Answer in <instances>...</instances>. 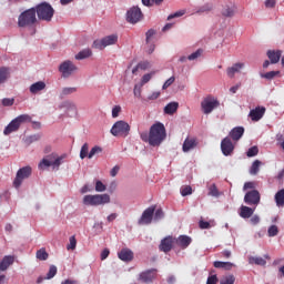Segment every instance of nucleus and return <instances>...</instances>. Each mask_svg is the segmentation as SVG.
Masks as SVG:
<instances>
[{"instance_id": "f257e3e1", "label": "nucleus", "mask_w": 284, "mask_h": 284, "mask_svg": "<svg viewBox=\"0 0 284 284\" xmlns=\"http://www.w3.org/2000/svg\"><path fill=\"white\" fill-rule=\"evenodd\" d=\"M144 143H149L152 148H159L161 143L168 138V132L165 131V125L161 122H155L149 131L140 134Z\"/></svg>"}, {"instance_id": "f03ea898", "label": "nucleus", "mask_w": 284, "mask_h": 284, "mask_svg": "<svg viewBox=\"0 0 284 284\" xmlns=\"http://www.w3.org/2000/svg\"><path fill=\"white\" fill-rule=\"evenodd\" d=\"M68 154L63 153L58 155L57 153H51L40 161L38 164L39 170H45L47 168H52V170H59L63 163H65Z\"/></svg>"}, {"instance_id": "7ed1b4c3", "label": "nucleus", "mask_w": 284, "mask_h": 284, "mask_svg": "<svg viewBox=\"0 0 284 284\" xmlns=\"http://www.w3.org/2000/svg\"><path fill=\"white\" fill-rule=\"evenodd\" d=\"M110 194H89L84 195L82 199L83 205L91 206V207H99V205H108L110 203Z\"/></svg>"}, {"instance_id": "20e7f679", "label": "nucleus", "mask_w": 284, "mask_h": 284, "mask_svg": "<svg viewBox=\"0 0 284 284\" xmlns=\"http://www.w3.org/2000/svg\"><path fill=\"white\" fill-rule=\"evenodd\" d=\"M36 14L40 21L50 23L54 17V8L48 2H42L36 6Z\"/></svg>"}, {"instance_id": "39448f33", "label": "nucleus", "mask_w": 284, "mask_h": 284, "mask_svg": "<svg viewBox=\"0 0 284 284\" xmlns=\"http://www.w3.org/2000/svg\"><path fill=\"white\" fill-rule=\"evenodd\" d=\"M37 23V9L31 8L23 11L18 18L19 28H32Z\"/></svg>"}, {"instance_id": "423d86ee", "label": "nucleus", "mask_w": 284, "mask_h": 284, "mask_svg": "<svg viewBox=\"0 0 284 284\" xmlns=\"http://www.w3.org/2000/svg\"><path fill=\"white\" fill-rule=\"evenodd\" d=\"M119 42V34L113 33L110 36H105L102 39H98L93 42L92 48L95 50H105L109 45H116Z\"/></svg>"}, {"instance_id": "0eeeda50", "label": "nucleus", "mask_w": 284, "mask_h": 284, "mask_svg": "<svg viewBox=\"0 0 284 284\" xmlns=\"http://www.w3.org/2000/svg\"><path fill=\"white\" fill-rule=\"evenodd\" d=\"M220 105L221 102H219V99L213 95H207L201 102V110L203 114H212Z\"/></svg>"}, {"instance_id": "6e6552de", "label": "nucleus", "mask_w": 284, "mask_h": 284, "mask_svg": "<svg viewBox=\"0 0 284 284\" xmlns=\"http://www.w3.org/2000/svg\"><path fill=\"white\" fill-rule=\"evenodd\" d=\"M111 134L113 136H128L130 134V124L123 120L115 122L111 128Z\"/></svg>"}, {"instance_id": "1a4fd4ad", "label": "nucleus", "mask_w": 284, "mask_h": 284, "mask_svg": "<svg viewBox=\"0 0 284 284\" xmlns=\"http://www.w3.org/2000/svg\"><path fill=\"white\" fill-rule=\"evenodd\" d=\"M32 174V168L31 166H24L21 168L16 175V179L13 181V186L19 190L21 187V183L26 181V179H30V175Z\"/></svg>"}, {"instance_id": "9d476101", "label": "nucleus", "mask_w": 284, "mask_h": 284, "mask_svg": "<svg viewBox=\"0 0 284 284\" xmlns=\"http://www.w3.org/2000/svg\"><path fill=\"white\" fill-rule=\"evenodd\" d=\"M59 72L62 74L63 79H68L77 72V65L70 60H65L59 67Z\"/></svg>"}, {"instance_id": "9b49d317", "label": "nucleus", "mask_w": 284, "mask_h": 284, "mask_svg": "<svg viewBox=\"0 0 284 284\" xmlns=\"http://www.w3.org/2000/svg\"><path fill=\"white\" fill-rule=\"evenodd\" d=\"M154 212H156V206L152 205L144 210L140 220L138 221L139 225H150L154 221Z\"/></svg>"}, {"instance_id": "f8f14e48", "label": "nucleus", "mask_w": 284, "mask_h": 284, "mask_svg": "<svg viewBox=\"0 0 284 284\" xmlns=\"http://www.w3.org/2000/svg\"><path fill=\"white\" fill-rule=\"evenodd\" d=\"M143 19V12H141V8L139 7H132L128 12H126V21L129 23H139Z\"/></svg>"}, {"instance_id": "ddd939ff", "label": "nucleus", "mask_w": 284, "mask_h": 284, "mask_svg": "<svg viewBox=\"0 0 284 284\" xmlns=\"http://www.w3.org/2000/svg\"><path fill=\"white\" fill-rule=\"evenodd\" d=\"M244 203H246V205H258V203H261V193L256 190L246 192Z\"/></svg>"}, {"instance_id": "4468645a", "label": "nucleus", "mask_w": 284, "mask_h": 284, "mask_svg": "<svg viewBox=\"0 0 284 284\" xmlns=\"http://www.w3.org/2000/svg\"><path fill=\"white\" fill-rule=\"evenodd\" d=\"M221 151L224 156H232L234 152V143H232V139L226 136L221 142Z\"/></svg>"}, {"instance_id": "2eb2a0df", "label": "nucleus", "mask_w": 284, "mask_h": 284, "mask_svg": "<svg viewBox=\"0 0 284 284\" xmlns=\"http://www.w3.org/2000/svg\"><path fill=\"white\" fill-rule=\"evenodd\" d=\"M245 68L244 62H236L232 67L226 69V74L229 79H234V77Z\"/></svg>"}, {"instance_id": "dca6fc26", "label": "nucleus", "mask_w": 284, "mask_h": 284, "mask_svg": "<svg viewBox=\"0 0 284 284\" xmlns=\"http://www.w3.org/2000/svg\"><path fill=\"white\" fill-rule=\"evenodd\" d=\"M248 116L251 121H261L265 116V106H257L251 110Z\"/></svg>"}, {"instance_id": "f3484780", "label": "nucleus", "mask_w": 284, "mask_h": 284, "mask_svg": "<svg viewBox=\"0 0 284 284\" xmlns=\"http://www.w3.org/2000/svg\"><path fill=\"white\" fill-rule=\"evenodd\" d=\"M154 278H156V270L155 268L148 270L140 274V281H142V283H152V281Z\"/></svg>"}, {"instance_id": "a211bd4d", "label": "nucleus", "mask_w": 284, "mask_h": 284, "mask_svg": "<svg viewBox=\"0 0 284 284\" xmlns=\"http://www.w3.org/2000/svg\"><path fill=\"white\" fill-rule=\"evenodd\" d=\"M174 246V239L172 236L164 237L160 243V251L161 252H170Z\"/></svg>"}, {"instance_id": "6ab92c4d", "label": "nucleus", "mask_w": 284, "mask_h": 284, "mask_svg": "<svg viewBox=\"0 0 284 284\" xmlns=\"http://www.w3.org/2000/svg\"><path fill=\"white\" fill-rule=\"evenodd\" d=\"M243 134H245V129L243 126H235L230 131L229 138L233 141H241Z\"/></svg>"}, {"instance_id": "aec40b11", "label": "nucleus", "mask_w": 284, "mask_h": 284, "mask_svg": "<svg viewBox=\"0 0 284 284\" xmlns=\"http://www.w3.org/2000/svg\"><path fill=\"white\" fill-rule=\"evenodd\" d=\"M21 125L16 120V118L4 128L3 134L4 136H9V134H12V132H18Z\"/></svg>"}, {"instance_id": "412c9836", "label": "nucleus", "mask_w": 284, "mask_h": 284, "mask_svg": "<svg viewBox=\"0 0 284 284\" xmlns=\"http://www.w3.org/2000/svg\"><path fill=\"white\" fill-rule=\"evenodd\" d=\"M120 261H124V263H130L132 258H134V253L130 248H123L118 253Z\"/></svg>"}, {"instance_id": "4be33fe9", "label": "nucleus", "mask_w": 284, "mask_h": 284, "mask_svg": "<svg viewBox=\"0 0 284 284\" xmlns=\"http://www.w3.org/2000/svg\"><path fill=\"white\" fill-rule=\"evenodd\" d=\"M196 145H199V142H196V139L186 138L184 140L182 150H183V152H191V150H194V148H196Z\"/></svg>"}, {"instance_id": "5701e85b", "label": "nucleus", "mask_w": 284, "mask_h": 284, "mask_svg": "<svg viewBox=\"0 0 284 284\" xmlns=\"http://www.w3.org/2000/svg\"><path fill=\"white\" fill-rule=\"evenodd\" d=\"M43 90H45V83L43 81H38L29 87V92L31 94H39L43 92Z\"/></svg>"}, {"instance_id": "b1692460", "label": "nucleus", "mask_w": 284, "mask_h": 284, "mask_svg": "<svg viewBox=\"0 0 284 284\" xmlns=\"http://www.w3.org/2000/svg\"><path fill=\"white\" fill-rule=\"evenodd\" d=\"M175 243L176 245H179V247H182L183 250H185L186 247H190V244L192 243V237L187 235H180L175 240Z\"/></svg>"}, {"instance_id": "393cba45", "label": "nucleus", "mask_w": 284, "mask_h": 284, "mask_svg": "<svg viewBox=\"0 0 284 284\" xmlns=\"http://www.w3.org/2000/svg\"><path fill=\"white\" fill-rule=\"evenodd\" d=\"M14 263V256L6 255L0 262V272H6Z\"/></svg>"}, {"instance_id": "a878e982", "label": "nucleus", "mask_w": 284, "mask_h": 284, "mask_svg": "<svg viewBox=\"0 0 284 284\" xmlns=\"http://www.w3.org/2000/svg\"><path fill=\"white\" fill-rule=\"evenodd\" d=\"M234 14H236V7H234L233 3L225 4L222 8V16L223 17L232 18V17H234Z\"/></svg>"}, {"instance_id": "bb28decb", "label": "nucleus", "mask_w": 284, "mask_h": 284, "mask_svg": "<svg viewBox=\"0 0 284 284\" xmlns=\"http://www.w3.org/2000/svg\"><path fill=\"white\" fill-rule=\"evenodd\" d=\"M256 209H252L250 206L242 205L240 207V216L241 219H252Z\"/></svg>"}, {"instance_id": "cd10ccee", "label": "nucleus", "mask_w": 284, "mask_h": 284, "mask_svg": "<svg viewBox=\"0 0 284 284\" xmlns=\"http://www.w3.org/2000/svg\"><path fill=\"white\" fill-rule=\"evenodd\" d=\"M213 265L214 267H216V270H226V271H230L233 267H236V264L232 262H221V261H215Z\"/></svg>"}, {"instance_id": "c85d7f7f", "label": "nucleus", "mask_w": 284, "mask_h": 284, "mask_svg": "<svg viewBox=\"0 0 284 284\" xmlns=\"http://www.w3.org/2000/svg\"><path fill=\"white\" fill-rule=\"evenodd\" d=\"M248 263L250 265H260L261 267H265V265H267V261L261 256H250Z\"/></svg>"}, {"instance_id": "c756f323", "label": "nucleus", "mask_w": 284, "mask_h": 284, "mask_svg": "<svg viewBox=\"0 0 284 284\" xmlns=\"http://www.w3.org/2000/svg\"><path fill=\"white\" fill-rule=\"evenodd\" d=\"M60 108H63L67 112H73L77 114V104L70 100L62 102Z\"/></svg>"}, {"instance_id": "7c9ffc66", "label": "nucleus", "mask_w": 284, "mask_h": 284, "mask_svg": "<svg viewBox=\"0 0 284 284\" xmlns=\"http://www.w3.org/2000/svg\"><path fill=\"white\" fill-rule=\"evenodd\" d=\"M179 110V102H170L164 106V114L172 115Z\"/></svg>"}, {"instance_id": "2f4dec72", "label": "nucleus", "mask_w": 284, "mask_h": 284, "mask_svg": "<svg viewBox=\"0 0 284 284\" xmlns=\"http://www.w3.org/2000/svg\"><path fill=\"white\" fill-rule=\"evenodd\" d=\"M77 87H64L60 91V99H65V97H70V94H74L77 92Z\"/></svg>"}, {"instance_id": "473e14b6", "label": "nucleus", "mask_w": 284, "mask_h": 284, "mask_svg": "<svg viewBox=\"0 0 284 284\" xmlns=\"http://www.w3.org/2000/svg\"><path fill=\"white\" fill-rule=\"evenodd\" d=\"M281 51H267V57L271 61V63H278L281 61Z\"/></svg>"}, {"instance_id": "72a5a7b5", "label": "nucleus", "mask_w": 284, "mask_h": 284, "mask_svg": "<svg viewBox=\"0 0 284 284\" xmlns=\"http://www.w3.org/2000/svg\"><path fill=\"white\" fill-rule=\"evenodd\" d=\"M261 165H262V162H261V160H255L253 163H252V165H251V168H250V174L252 175V176H256V174H258V172L261 171Z\"/></svg>"}, {"instance_id": "f704fd0d", "label": "nucleus", "mask_w": 284, "mask_h": 284, "mask_svg": "<svg viewBox=\"0 0 284 284\" xmlns=\"http://www.w3.org/2000/svg\"><path fill=\"white\" fill-rule=\"evenodd\" d=\"M91 54H92V50L83 49L78 54H75V59L77 61H83V59H90Z\"/></svg>"}, {"instance_id": "c9c22d12", "label": "nucleus", "mask_w": 284, "mask_h": 284, "mask_svg": "<svg viewBox=\"0 0 284 284\" xmlns=\"http://www.w3.org/2000/svg\"><path fill=\"white\" fill-rule=\"evenodd\" d=\"M149 68H152V63H150L149 61H142V62L138 63V65L135 68H133L132 72H133V74H136V71L149 70Z\"/></svg>"}, {"instance_id": "e433bc0d", "label": "nucleus", "mask_w": 284, "mask_h": 284, "mask_svg": "<svg viewBox=\"0 0 284 284\" xmlns=\"http://www.w3.org/2000/svg\"><path fill=\"white\" fill-rule=\"evenodd\" d=\"M8 77H10V69L6 67L0 68V84L6 83Z\"/></svg>"}, {"instance_id": "4c0bfd02", "label": "nucleus", "mask_w": 284, "mask_h": 284, "mask_svg": "<svg viewBox=\"0 0 284 284\" xmlns=\"http://www.w3.org/2000/svg\"><path fill=\"white\" fill-rule=\"evenodd\" d=\"M275 203H276L277 207H283V205H284V189L280 190L275 194Z\"/></svg>"}, {"instance_id": "58836bf2", "label": "nucleus", "mask_w": 284, "mask_h": 284, "mask_svg": "<svg viewBox=\"0 0 284 284\" xmlns=\"http://www.w3.org/2000/svg\"><path fill=\"white\" fill-rule=\"evenodd\" d=\"M37 141H41V134L39 133L29 135L24 139V143H27V145H32V143H37Z\"/></svg>"}, {"instance_id": "ea45409f", "label": "nucleus", "mask_w": 284, "mask_h": 284, "mask_svg": "<svg viewBox=\"0 0 284 284\" xmlns=\"http://www.w3.org/2000/svg\"><path fill=\"white\" fill-rule=\"evenodd\" d=\"M16 121L18 122V124H22V123H30L32 121V116H30V114H21L18 115L16 118Z\"/></svg>"}, {"instance_id": "a19ab883", "label": "nucleus", "mask_w": 284, "mask_h": 284, "mask_svg": "<svg viewBox=\"0 0 284 284\" xmlns=\"http://www.w3.org/2000/svg\"><path fill=\"white\" fill-rule=\"evenodd\" d=\"M236 281V277L233 274H229V275H224L221 281L220 284H234Z\"/></svg>"}, {"instance_id": "79ce46f5", "label": "nucleus", "mask_w": 284, "mask_h": 284, "mask_svg": "<svg viewBox=\"0 0 284 284\" xmlns=\"http://www.w3.org/2000/svg\"><path fill=\"white\" fill-rule=\"evenodd\" d=\"M203 57V49H197L190 55H187L189 61H196V59H201Z\"/></svg>"}, {"instance_id": "37998d69", "label": "nucleus", "mask_w": 284, "mask_h": 284, "mask_svg": "<svg viewBox=\"0 0 284 284\" xmlns=\"http://www.w3.org/2000/svg\"><path fill=\"white\" fill-rule=\"evenodd\" d=\"M36 256L38 261H48V252L45 251V248H40L39 251H37Z\"/></svg>"}, {"instance_id": "c03bdc74", "label": "nucleus", "mask_w": 284, "mask_h": 284, "mask_svg": "<svg viewBox=\"0 0 284 284\" xmlns=\"http://www.w3.org/2000/svg\"><path fill=\"white\" fill-rule=\"evenodd\" d=\"M165 213H163V209H158L155 213H153V221L159 223L162 219H164Z\"/></svg>"}, {"instance_id": "a18cd8bd", "label": "nucleus", "mask_w": 284, "mask_h": 284, "mask_svg": "<svg viewBox=\"0 0 284 284\" xmlns=\"http://www.w3.org/2000/svg\"><path fill=\"white\" fill-rule=\"evenodd\" d=\"M102 152H103V149L101 146L95 145L89 152L88 159H92L97 156V154H101Z\"/></svg>"}, {"instance_id": "49530a36", "label": "nucleus", "mask_w": 284, "mask_h": 284, "mask_svg": "<svg viewBox=\"0 0 284 284\" xmlns=\"http://www.w3.org/2000/svg\"><path fill=\"white\" fill-rule=\"evenodd\" d=\"M90 151V146L88 145V143H84L82 146H81V150H80V159H87V156H89L90 153H88Z\"/></svg>"}, {"instance_id": "de8ad7c7", "label": "nucleus", "mask_w": 284, "mask_h": 284, "mask_svg": "<svg viewBox=\"0 0 284 284\" xmlns=\"http://www.w3.org/2000/svg\"><path fill=\"white\" fill-rule=\"evenodd\" d=\"M203 12H212V4L205 3L196 10V14H203Z\"/></svg>"}, {"instance_id": "09e8293b", "label": "nucleus", "mask_w": 284, "mask_h": 284, "mask_svg": "<svg viewBox=\"0 0 284 284\" xmlns=\"http://www.w3.org/2000/svg\"><path fill=\"white\" fill-rule=\"evenodd\" d=\"M57 276V266L51 265L49 268V272L47 273V276L44 277L47 281H50V278H54Z\"/></svg>"}, {"instance_id": "8fccbe9b", "label": "nucleus", "mask_w": 284, "mask_h": 284, "mask_svg": "<svg viewBox=\"0 0 284 284\" xmlns=\"http://www.w3.org/2000/svg\"><path fill=\"white\" fill-rule=\"evenodd\" d=\"M277 74H278V71H270V72H266V73H262L261 78L262 79H267V81H272V79H274V77H277Z\"/></svg>"}, {"instance_id": "3c124183", "label": "nucleus", "mask_w": 284, "mask_h": 284, "mask_svg": "<svg viewBox=\"0 0 284 284\" xmlns=\"http://www.w3.org/2000/svg\"><path fill=\"white\" fill-rule=\"evenodd\" d=\"M143 6H146L150 8L151 6H161L163 3V0H142Z\"/></svg>"}, {"instance_id": "603ef678", "label": "nucleus", "mask_w": 284, "mask_h": 284, "mask_svg": "<svg viewBox=\"0 0 284 284\" xmlns=\"http://www.w3.org/2000/svg\"><path fill=\"white\" fill-rule=\"evenodd\" d=\"M105 190H108V186H105V184H103L102 181L97 180L95 181V192H105Z\"/></svg>"}, {"instance_id": "864d4df0", "label": "nucleus", "mask_w": 284, "mask_h": 284, "mask_svg": "<svg viewBox=\"0 0 284 284\" xmlns=\"http://www.w3.org/2000/svg\"><path fill=\"white\" fill-rule=\"evenodd\" d=\"M267 234L271 237L277 236L278 235V226L276 225H271L267 230Z\"/></svg>"}, {"instance_id": "5fc2aeb1", "label": "nucleus", "mask_w": 284, "mask_h": 284, "mask_svg": "<svg viewBox=\"0 0 284 284\" xmlns=\"http://www.w3.org/2000/svg\"><path fill=\"white\" fill-rule=\"evenodd\" d=\"M257 154H258V146H252L246 152V156H248V159H252V156H256Z\"/></svg>"}, {"instance_id": "6e6d98bb", "label": "nucleus", "mask_w": 284, "mask_h": 284, "mask_svg": "<svg viewBox=\"0 0 284 284\" xmlns=\"http://www.w3.org/2000/svg\"><path fill=\"white\" fill-rule=\"evenodd\" d=\"M67 250H77V237L71 236L69 239V244L67 245Z\"/></svg>"}, {"instance_id": "4d7b16f0", "label": "nucleus", "mask_w": 284, "mask_h": 284, "mask_svg": "<svg viewBox=\"0 0 284 284\" xmlns=\"http://www.w3.org/2000/svg\"><path fill=\"white\" fill-rule=\"evenodd\" d=\"M185 14V10L176 11L175 13H171L168 17V21H172V19H179V17H183Z\"/></svg>"}, {"instance_id": "13d9d810", "label": "nucleus", "mask_w": 284, "mask_h": 284, "mask_svg": "<svg viewBox=\"0 0 284 284\" xmlns=\"http://www.w3.org/2000/svg\"><path fill=\"white\" fill-rule=\"evenodd\" d=\"M174 81H176V78L174 75H172L164 82V84L162 85V90H168L170 88V85H172L174 83Z\"/></svg>"}, {"instance_id": "bf43d9fd", "label": "nucleus", "mask_w": 284, "mask_h": 284, "mask_svg": "<svg viewBox=\"0 0 284 284\" xmlns=\"http://www.w3.org/2000/svg\"><path fill=\"white\" fill-rule=\"evenodd\" d=\"M2 105H4V108H10L11 105H14V98L2 99Z\"/></svg>"}, {"instance_id": "052dcab7", "label": "nucleus", "mask_w": 284, "mask_h": 284, "mask_svg": "<svg viewBox=\"0 0 284 284\" xmlns=\"http://www.w3.org/2000/svg\"><path fill=\"white\" fill-rule=\"evenodd\" d=\"M154 34H156V31L154 29H150L149 31H146V43H152Z\"/></svg>"}, {"instance_id": "680f3d73", "label": "nucleus", "mask_w": 284, "mask_h": 284, "mask_svg": "<svg viewBox=\"0 0 284 284\" xmlns=\"http://www.w3.org/2000/svg\"><path fill=\"white\" fill-rule=\"evenodd\" d=\"M209 195L210 196H219V189H216V184H212L209 187Z\"/></svg>"}, {"instance_id": "e2e57ef3", "label": "nucleus", "mask_w": 284, "mask_h": 284, "mask_svg": "<svg viewBox=\"0 0 284 284\" xmlns=\"http://www.w3.org/2000/svg\"><path fill=\"white\" fill-rule=\"evenodd\" d=\"M154 74L153 73H146L142 77V80H141V85H145V83H150V81L152 80V75Z\"/></svg>"}, {"instance_id": "0e129e2a", "label": "nucleus", "mask_w": 284, "mask_h": 284, "mask_svg": "<svg viewBox=\"0 0 284 284\" xmlns=\"http://www.w3.org/2000/svg\"><path fill=\"white\" fill-rule=\"evenodd\" d=\"M181 194L183 196H190V194H192V186H182Z\"/></svg>"}, {"instance_id": "69168bd1", "label": "nucleus", "mask_w": 284, "mask_h": 284, "mask_svg": "<svg viewBox=\"0 0 284 284\" xmlns=\"http://www.w3.org/2000/svg\"><path fill=\"white\" fill-rule=\"evenodd\" d=\"M119 114H121V105H115L112 109V116L113 119L119 118Z\"/></svg>"}, {"instance_id": "338daca9", "label": "nucleus", "mask_w": 284, "mask_h": 284, "mask_svg": "<svg viewBox=\"0 0 284 284\" xmlns=\"http://www.w3.org/2000/svg\"><path fill=\"white\" fill-rule=\"evenodd\" d=\"M141 88H143V85H141V84H135L134 90H133V94H134V97H136L138 99H141Z\"/></svg>"}, {"instance_id": "774afa93", "label": "nucleus", "mask_w": 284, "mask_h": 284, "mask_svg": "<svg viewBox=\"0 0 284 284\" xmlns=\"http://www.w3.org/2000/svg\"><path fill=\"white\" fill-rule=\"evenodd\" d=\"M219 277L216 275H210L206 280V284H217Z\"/></svg>"}]
</instances>
